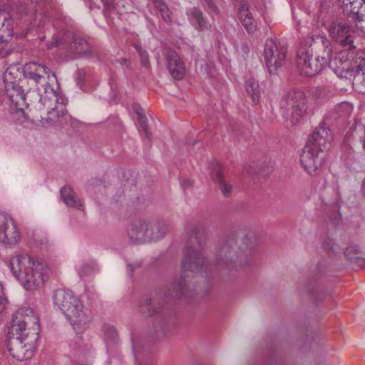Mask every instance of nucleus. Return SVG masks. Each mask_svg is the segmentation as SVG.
<instances>
[{
    "label": "nucleus",
    "mask_w": 365,
    "mask_h": 365,
    "mask_svg": "<svg viewBox=\"0 0 365 365\" xmlns=\"http://www.w3.org/2000/svg\"><path fill=\"white\" fill-rule=\"evenodd\" d=\"M205 245L204 230L199 227H195L181 264L180 280L171 285L170 295L175 297L185 295L187 292V279L195 274L207 273L214 267L230 271L245 267L250 264L255 250L250 239H244L237 245L234 237H226L219 241L215 249L214 263L210 264L202 253Z\"/></svg>",
    "instance_id": "obj_1"
},
{
    "label": "nucleus",
    "mask_w": 365,
    "mask_h": 365,
    "mask_svg": "<svg viewBox=\"0 0 365 365\" xmlns=\"http://www.w3.org/2000/svg\"><path fill=\"white\" fill-rule=\"evenodd\" d=\"M39 320L30 307L20 308L14 315L9 329L7 347L10 355L19 361L32 357L38 339Z\"/></svg>",
    "instance_id": "obj_2"
},
{
    "label": "nucleus",
    "mask_w": 365,
    "mask_h": 365,
    "mask_svg": "<svg viewBox=\"0 0 365 365\" xmlns=\"http://www.w3.org/2000/svg\"><path fill=\"white\" fill-rule=\"evenodd\" d=\"M13 274L27 290L41 287L49 273V267L44 262L28 255H16L10 262Z\"/></svg>",
    "instance_id": "obj_3"
},
{
    "label": "nucleus",
    "mask_w": 365,
    "mask_h": 365,
    "mask_svg": "<svg viewBox=\"0 0 365 365\" xmlns=\"http://www.w3.org/2000/svg\"><path fill=\"white\" fill-rule=\"evenodd\" d=\"M330 130L320 124L308 138L301 155V164L310 175H317L324 160V150L331 143Z\"/></svg>",
    "instance_id": "obj_4"
},
{
    "label": "nucleus",
    "mask_w": 365,
    "mask_h": 365,
    "mask_svg": "<svg viewBox=\"0 0 365 365\" xmlns=\"http://www.w3.org/2000/svg\"><path fill=\"white\" fill-rule=\"evenodd\" d=\"M53 304L60 309L77 333L85 330L91 321V312L85 309L82 302L70 290L59 289L53 297Z\"/></svg>",
    "instance_id": "obj_5"
},
{
    "label": "nucleus",
    "mask_w": 365,
    "mask_h": 365,
    "mask_svg": "<svg viewBox=\"0 0 365 365\" xmlns=\"http://www.w3.org/2000/svg\"><path fill=\"white\" fill-rule=\"evenodd\" d=\"M355 56V50L347 48L339 51L330 61L329 67L337 76L353 78L356 83H365V66Z\"/></svg>",
    "instance_id": "obj_6"
},
{
    "label": "nucleus",
    "mask_w": 365,
    "mask_h": 365,
    "mask_svg": "<svg viewBox=\"0 0 365 365\" xmlns=\"http://www.w3.org/2000/svg\"><path fill=\"white\" fill-rule=\"evenodd\" d=\"M169 230L165 223L138 221L128 230V235L135 243H145L163 238Z\"/></svg>",
    "instance_id": "obj_7"
},
{
    "label": "nucleus",
    "mask_w": 365,
    "mask_h": 365,
    "mask_svg": "<svg viewBox=\"0 0 365 365\" xmlns=\"http://www.w3.org/2000/svg\"><path fill=\"white\" fill-rule=\"evenodd\" d=\"M284 117L291 125H295L306 112V99L299 91L289 92L281 101Z\"/></svg>",
    "instance_id": "obj_8"
},
{
    "label": "nucleus",
    "mask_w": 365,
    "mask_h": 365,
    "mask_svg": "<svg viewBox=\"0 0 365 365\" xmlns=\"http://www.w3.org/2000/svg\"><path fill=\"white\" fill-rule=\"evenodd\" d=\"M21 241V234L15 220L10 215L0 212V243L12 247Z\"/></svg>",
    "instance_id": "obj_9"
},
{
    "label": "nucleus",
    "mask_w": 365,
    "mask_h": 365,
    "mask_svg": "<svg viewBox=\"0 0 365 365\" xmlns=\"http://www.w3.org/2000/svg\"><path fill=\"white\" fill-rule=\"evenodd\" d=\"M50 73L51 71L48 67L34 62L27 63L24 69V77L35 83L37 90L40 91V86H41L45 93H53L56 96V91L48 83Z\"/></svg>",
    "instance_id": "obj_10"
},
{
    "label": "nucleus",
    "mask_w": 365,
    "mask_h": 365,
    "mask_svg": "<svg viewBox=\"0 0 365 365\" xmlns=\"http://www.w3.org/2000/svg\"><path fill=\"white\" fill-rule=\"evenodd\" d=\"M328 31L330 37L343 47L350 50H355L353 34L354 29L345 20L336 19L332 21L329 26Z\"/></svg>",
    "instance_id": "obj_11"
},
{
    "label": "nucleus",
    "mask_w": 365,
    "mask_h": 365,
    "mask_svg": "<svg viewBox=\"0 0 365 365\" xmlns=\"http://www.w3.org/2000/svg\"><path fill=\"white\" fill-rule=\"evenodd\" d=\"M287 48L276 43L272 39H267L264 44V58L266 67L269 73H274L284 63Z\"/></svg>",
    "instance_id": "obj_12"
},
{
    "label": "nucleus",
    "mask_w": 365,
    "mask_h": 365,
    "mask_svg": "<svg viewBox=\"0 0 365 365\" xmlns=\"http://www.w3.org/2000/svg\"><path fill=\"white\" fill-rule=\"evenodd\" d=\"M11 71L7 69L4 76V80L6 84V94L9 98L14 108L17 111L23 112L24 108L28 107L29 105L26 99L28 96L31 94V92H28L25 94L22 87L11 81Z\"/></svg>",
    "instance_id": "obj_13"
},
{
    "label": "nucleus",
    "mask_w": 365,
    "mask_h": 365,
    "mask_svg": "<svg viewBox=\"0 0 365 365\" xmlns=\"http://www.w3.org/2000/svg\"><path fill=\"white\" fill-rule=\"evenodd\" d=\"M297 66L301 75L308 77L317 75L324 68L319 58H313L312 51L305 48L297 52Z\"/></svg>",
    "instance_id": "obj_14"
},
{
    "label": "nucleus",
    "mask_w": 365,
    "mask_h": 365,
    "mask_svg": "<svg viewBox=\"0 0 365 365\" xmlns=\"http://www.w3.org/2000/svg\"><path fill=\"white\" fill-rule=\"evenodd\" d=\"M167 67L171 76L176 79H182L185 75V66L178 53L168 50L165 54Z\"/></svg>",
    "instance_id": "obj_15"
},
{
    "label": "nucleus",
    "mask_w": 365,
    "mask_h": 365,
    "mask_svg": "<svg viewBox=\"0 0 365 365\" xmlns=\"http://www.w3.org/2000/svg\"><path fill=\"white\" fill-rule=\"evenodd\" d=\"M314 43L317 44L321 47L319 53L317 55V58L326 66L330 61L331 56L332 53V46L329 40L325 36L322 35H317L313 38Z\"/></svg>",
    "instance_id": "obj_16"
},
{
    "label": "nucleus",
    "mask_w": 365,
    "mask_h": 365,
    "mask_svg": "<svg viewBox=\"0 0 365 365\" xmlns=\"http://www.w3.org/2000/svg\"><path fill=\"white\" fill-rule=\"evenodd\" d=\"M163 306V302L157 297H144L141 299L140 304L141 312L149 316H154L159 313Z\"/></svg>",
    "instance_id": "obj_17"
},
{
    "label": "nucleus",
    "mask_w": 365,
    "mask_h": 365,
    "mask_svg": "<svg viewBox=\"0 0 365 365\" xmlns=\"http://www.w3.org/2000/svg\"><path fill=\"white\" fill-rule=\"evenodd\" d=\"M346 138L348 141L351 140L354 144L360 143L362 149L365 150V124L360 120H355L350 135L346 134Z\"/></svg>",
    "instance_id": "obj_18"
},
{
    "label": "nucleus",
    "mask_w": 365,
    "mask_h": 365,
    "mask_svg": "<svg viewBox=\"0 0 365 365\" xmlns=\"http://www.w3.org/2000/svg\"><path fill=\"white\" fill-rule=\"evenodd\" d=\"M239 17L245 28L249 33H254L256 29V24L252 14L246 4H241L239 8Z\"/></svg>",
    "instance_id": "obj_19"
},
{
    "label": "nucleus",
    "mask_w": 365,
    "mask_h": 365,
    "mask_svg": "<svg viewBox=\"0 0 365 365\" xmlns=\"http://www.w3.org/2000/svg\"><path fill=\"white\" fill-rule=\"evenodd\" d=\"M6 14L0 11V51L5 43L14 35L13 29L9 27L10 22L6 21Z\"/></svg>",
    "instance_id": "obj_20"
},
{
    "label": "nucleus",
    "mask_w": 365,
    "mask_h": 365,
    "mask_svg": "<svg viewBox=\"0 0 365 365\" xmlns=\"http://www.w3.org/2000/svg\"><path fill=\"white\" fill-rule=\"evenodd\" d=\"M187 15L190 22H196L197 29L200 30L208 29L210 27L209 21L205 18L203 13L197 7H192L187 11Z\"/></svg>",
    "instance_id": "obj_21"
},
{
    "label": "nucleus",
    "mask_w": 365,
    "mask_h": 365,
    "mask_svg": "<svg viewBox=\"0 0 365 365\" xmlns=\"http://www.w3.org/2000/svg\"><path fill=\"white\" fill-rule=\"evenodd\" d=\"M68 51L75 56L91 52V46L88 42L81 38H76L68 47Z\"/></svg>",
    "instance_id": "obj_22"
},
{
    "label": "nucleus",
    "mask_w": 365,
    "mask_h": 365,
    "mask_svg": "<svg viewBox=\"0 0 365 365\" xmlns=\"http://www.w3.org/2000/svg\"><path fill=\"white\" fill-rule=\"evenodd\" d=\"M61 195L63 201L70 207L79 209L82 204L75 195L73 189L69 186H65L61 190Z\"/></svg>",
    "instance_id": "obj_23"
},
{
    "label": "nucleus",
    "mask_w": 365,
    "mask_h": 365,
    "mask_svg": "<svg viewBox=\"0 0 365 365\" xmlns=\"http://www.w3.org/2000/svg\"><path fill=\"white\" fill-rule=\"evenodd\" d=\"M61 195L63 201L70 207L79 209L82 204L75 195L73 189L69 186H65L61 190Z\"/></svg>",
    "instance_id": "obj_24"
},
{
    "label": "nucleus",
    "mask_w": 365,
    "mask_h": 365,
    "mask_svg": "<svg viewBox=\"0 0 365 365\" xmlns=\"http://www.w3.org/2000/svg\"><path fill=\"white\" fill-rule=\"evenodd\" d=\"M135 113L138 115L140 131L143 132L148 139H150L151 133L148 125V118L143 113V110L140 106H133Z\"/></svg>",
    "instance_id": "obj_25"
},
{
    "label": "nucleus",
    "mask_w": 365,
    "mask_h": 365,
    "mask_svg": "<svg viewBox=\"0 0 365 365\" xmlns=\"http://www.w3.org/2000/svg\"><path fill=\"white\" fill-rule=\"evenodd\" d=\"M155 8L159 11L162 19L168 24L173 21V13L162 0H153Z\"/></svg>",
    "instance_id": "obj_26"
},
{
    "label": "nucleus",
    "mask_w": 365,
    "mask_h": 365,
    "mask_svg": "<svg viewBox=\"0 0 365 365\" xmlns=\"http://www.w3.org/2000/svg\"><path fill=\"white\" fill-rule=\"evenodd\" d=\"M360 1H353L345 4L344 10L349 16L354 21L356 28V21L359 20Z\"/></svg>",
    "instance_id": "obj_27"
},
{
    "label": "nucleus",
    "mask_w": 365,
    "mask_h": 365,
    "mask_svg": "<svg viewBox=\"0 0 365 365\" xmlns=\"http://www.w3.org/2000/svg\"><path fill=\"white\" fill-rule=\"evenodd\" d=\"M246 91L251 96L254 103L259 100V84L253 79H250L246 82Z\"/></svg>",
    "instance_id": "obj_28"
},
{
    "label": "nucleus",
    "mask_w": 365,
    "mask_h": 365,
    "mask_svg": "<svg viewBox=\"0 0 365 365\" xmlns=\"http://www.w3.org/2000/svg\"><path fill=\"white\" fill-rule=\"evenodd\" d=\"M210 176L215 182L218 183L224 180L222 166L219 163L213 162L211 163Z\"/></svg>",
    "instance_id": "obj_29"
},
{
    "label": "nucleus",
    "mask_w": 365,
    "mask_h": 365,
    "mask_svg": "<svg viewBox=\"0 0 365 365\" xmlns=\"http://www.w3.org/2000/svg\"><path fill=\"white\" fill-rule=\"evenodd\" d=\"M210 176L215 182L218 183L224 180L222 166L219 163L213 162L211 163Z\"/></svg>",
    "instance_id": "obj_30"
},
{
    "label": "nucleus",
    "mask_w": 365,
    "mask_h": 365,
    "mask_svg": "<svg viewBox=\"0 0 365 365\" xmlns=\"http://www.w3.org/2000/svg\"><path fill=\"white\" fill-rule=\"evenodd\" d=\"M314 96L319 100H326L332 96L333 89L330 86H321L315 89Z\"/></svg>",
    "instance_id": "obj_31"
},
{
    "label": "nucleus",
    "mask_w": 365,
    "mask_h": 365,
    "mask_svg": "<svg viewBox=\"0 0 365 365\" xmlns=\"http://www.w3.org/2000/svg\"><path fill=\"white\" fill-rule=\"evenodd\" d=\"M322 247L325 251L330 253L334 252L336 250L338 245L332 237L326 235L322 239Z\"/></svg>",
    "instance_id": "obj_32"
},
{
    "label": "nucleus",
    "mask_w": 365,
    "mask_h": 365,
    "mask_svg": "<svg viewBox=\"0 0 365 365\" xmlns=\"http://www.w3.org/2000/svg\"><path fill=\"white\" fill-rule=\"evenodd\" d=\"M359 20L356 21V29L365 32V0L360 1Z\"/></svg>",
    "instance_id": "obj_33"
},
{
    "label": "nucleus",
    "mask_w": 365,
    "mask_h": 365,
    "mask_svg": "<svg viewBox=\"0 0 365 365\" xmlns=\"http://www.w3.org/2000/svg\"><path fill=\"white\" fill-rule=\"evenodd\" d=\"M134 47L140 57L141 64L144 67H148L150 65V61L147 51L143 49L138 44H134Z\"/></svg>",
    "instance_id": "obj_34"
},
{
    "label": "nucleus",
    "mask_w": 365,
    "mask_h": 365,
    "mask_svg": "<svg viewBox=\"0 0 365 365\" xmlns=\"http://www.w3.org/2000/svg\"><path fill=\"white\" fill-rule=\"evenodd\" d=\"M359 253V247L356 245L349 246L344 251L345 256L349 260L357 259L358 258L357 255Z\"/></svg>",
    "instance_id": "obj_35"
},
{
    "label": "nucleus",
    "mask_w": 365,
    "mask_h": 365,
    "mask_svg": "<svg viewBox=\"0 0 365 365\" xmlns=\"http://www.w3.org/2000/svg\"><path fill=\"white\" fill-rule=\"evenodd\" d=\"M93 271V267L88 263H83L78 270L81 277L87 276L91 274Z\"/></svg>",
    "instance_id": "obj_36"
},
{
    "label": "nucleus",
    "mask_w": 365,
    "mask_h": 365,
    "mask_svg": "<svg viewBox=\"0 0 365 365\" xmlns=\"http://www.w3.org/2000/svg\"><path fill=\"white\" fill-rule=\"evenodd\" d=\"M106 338L110 341H115L118 338V333L113 327H108L105 329Z\"/></svg>",
    "instance_id": "obj_37"
},
{
    "label": "nucleus",
    "mask_w": 365,
    "mask_h": 365,
    "mask_svg": "<svg viewBox=\"0 0 365 365\" xmlns=\"http://www.w3.org/2000/svg\"><path fill=\"white\" fill-rule=\"evenodd\" d=\"M219 186L224 195L227 196L231 193L232 186L230 184H228L223 180L219 183Z\"/></svg>",
    "instance_id": "obj_38"
},
{
    "label": "nucleus",
    "mask_w": 365,
    "mask_h": 365,
    "mask_svg": "<svg viewBox=\"0 0 365 365\" xmlns=\"http://www.w3.org/2000/svg\"><path fill=\"white\" fill-rule=\"evenodd\" d=\"M337 110L339 112L345 111L346 114H349L352 110V108L349 103H343L338 106Z\"/></svg>",
    "instance_id": "obj_39"
},
{
    "label": "nucleus",
    "mask_w": 365,
    "mask_h": 365,
    "mask_svg": "<svg viewBox=\"0 0 365 365\" xmlns=\"http://www.w3.org/2000/svg\"><path fill=\"white\" fill-rule=\"evenodd\" d=\"M193 182L189 179H185L181 182V187L183 190H186L192 187Z\"/></svg>",
    "instance_id": "obj_40"
},
{
    "label": "nucleus",
    "mask_w": 365,
    "mask_h": 365,
    "mask_svg": "<svg viewBox=\"0 0 365 365\" xmlns=\"http://www.w3.org/2000/svg\"><path fill=\"white\" fill-rule=\"evenodd\" d=\"M117 62L122 65V66H125L126 67H129L130 65V63L129 61V60L126 59V58H120L118 60H117Z\"/></svg>",
    "instance_id": "obj_41"
},
{
    "label": "nucleus",
    "mask_w": 365,
    "mask_h": 365,
    "mask_svg": "<svg viewBox=\"0 0 365 365\" xmlns=\"http://www.w3.org/2000/svg\"><path fill=\"white\" fill-rule=\"evenodd\" d=\"M207 3L208 4L209 8L212 9L213 12L216 14L218 13L217 6L210 0H207Z\"/></svg>",
    "instance_id": "obj_42"
},
{
    "label": "nucleus",
    "mask_w": 365,
    "mask_h": 365,
    "mask_svg": "<svg viewBox=\"0 0 365 365\" xmlns=\"http://www.w3.org/2000/svg\"><path fill=\"white\" fill-rule=\"evenodd\" d=\"M101 1L106 7H110L112 4V0H101Z\"/></svg>",
    "instance_id": "obj_43"
}]
</instances>
